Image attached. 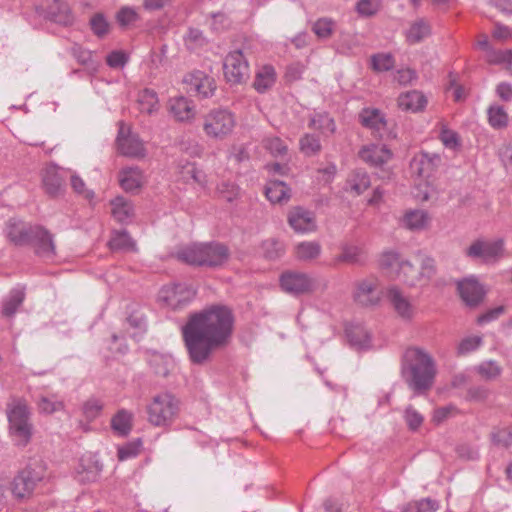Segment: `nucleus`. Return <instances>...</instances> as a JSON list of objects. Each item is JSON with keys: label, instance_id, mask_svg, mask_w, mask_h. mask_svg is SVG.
Wrapping results in <instances>:
<instances>
[{"label": "nucleus", "instance_id": "f257e3e1", "mask_svg": "<svg viewBox=\"0 0 512 512\" xmlns=\"http://www.w3.org/2000/svg\"><path fill=\"white\" fill-rule=\"evenodd\" d=\"M232 311L224 305H212L192 314L182 327V336L189 358L203 364L211 353L225 345L233 331Z\"/></svg>", "mask_w": 512, "mask_h": 512}, {"label": "nucleus", "instance_id": "f03ea898", "mask_svg": "<svg viewBox=\"0 0 512 512\" xmlns=\"http://www.w3.org/2000/svg\"><path fill=\"white\" fill-rule=\"evenodd\" d=\"M417 264L395 251L381 255L380 266L393 279L408 287L427 286L436 274L434 259L428 256L417 259Z\"/></svg>", "mask_w": 512, "mask_h": 512}, {"label": "nucleus", "instance_id": "7ed1b4c3", "mask_svg": "<svg viewBox=\"0 0 512 512\" xmlns=\"http://www.w3.org/2000/svg\"><path fill=\"white\" fill-rule=\"evenodd\" d=\"M402 374L415 394H424L434 385L437 374L435 361L423 349L409 348L403 356Z\"/></svg>", "mask_w": 512, "mask_h": 512}, {"label": "nucleus", "instance_id": "20e7f679", "mask_svg": "<svg viewBox=\"0 0 512 512\" xmlns=\"http://www.w3.org/2000/svg\"><path fill=\"white\" fill-rule=\"evenodd\" d=\"M230 253L227 246L219 242L195 243L177 251L178 260L198 267L217 268L224 265Z\"/></svg>", "mask_w": 512, "mask_h": 512}, {"label": "nucleus", "instance_id": "39448f33", "mask_svg": "<svg viewBox=\"0 0 512 512\" xmlns=\"http://www.w3.org/2000/svg\"><path fill=\"white\" fill-rule=\"evenodd\" d=\"M9 434L17 446H26L32 437L31 412L25 399L13 397L6 406Z\"/></svg>", "mask_w": 512, "mask_h": 512}, {"label": "nucleus", "instance_id": "423d86ee", "mask_svg": "<svg viewBox=\"0 0 512 512\" xmlns=\"http://www.w3.org/2000/svg\"><path fill=\"white\" fill-rule=\"evenodd\" d=\"M179 400L169 392L159 393L146 406L148 422L155 427L170 426L179 413Z\"/></svg>", "mask_w": 512, "mask_h": 512}, {"label": "nucleus", "instance_id": "0eeeda50", "mask_svg": "<svg viewBox=\"0 0 512 512\" xmlns=\"http://www.w3.org/2000/svg\"><path fill=\"white\" fill-rule=\"evenodd\" d=\"M46 478V468L40 461L27 465L13 479L11 493L17 500H25L32 496L37 485Z\"/></svg>", "mask_w": 512, "mask_h": 512}, {"label": "nucleus", "instance_id": "6e6552de", "mask_svg": "<svg viewBox=\"0 0 512 512\" xmlns=\"http://www.w3.org/2000/svg\"><path fill=\"white\" fill-rule=\"evenodd\" d=\"M236 125L235 116L227 109H213L204 117L203 130L213 139L222 140L230 135Z\"/></svg>", "mask_w": 512, "mask_h": 512}, {"label": "nucleus", "instance_id": "1a4fd4ad", "mask_svg": "<svg viewBox=\"0 0 512 512\" xmlns=\"http://www.w3.org/2000/svg\"><path fill=\"white\" fill-rule=\"evenodd\" d=\"M503 239L488 240L484 238L476 239L465 250V255L485 264H495L504 257Z\"/></svg>", "mask_w": 512, "mask_h": 512}, {"label": "nucleus", "instance_id": "9d476101", "mask_svg": "<svg viewBox=\"0 0 512 512\" xmlns=\"http://www.w3.org/2000/svg\"><path fill=\"white\" fill-rule=\"evenodd\" d=\"M281 289L290 295L300 296L312 293L317 288V281L306 273L285 271L280 275Z\"/></svg>", "mask_w": 512, "mask_h": 512}, {"label": "nucleus", "instance_id": "9b49d317", "mask_svg": "<svg viewBox=\"0 0 512 512\" xmlns=\"http://www.w3.org/2000/svg\"><path fill=\"white\" fill-rule=\"evenodd\" d=\"M386 298L395 314L403 321L410 322L417 315V306L403 290L392 285L387 289Z\"/></svg>", "mask_w": 512, "mask_h": 512}, {"label": "nucleus", "instance_id": "f8f14e48", "mask_svg": "<svg viewBox=\"0 0 512 512\" xmlns=\"http://www.w3.org/2000/svg\"><path fill=\"white\" fill-rule=\"evenodd\" d=\"M196 291L187 284L179 283L164 286L159 299L172 309H181L195 297Z\"/></svg>", "mask_w": 512, "mask_h": 512}, {"label": "nucleus", "instance_id": "ddd939ff", "mask_svg": "<svg viewBox=\"0 0 512 512\" xmlns=\"http://www.w3.org/2000/svg\"><path fill=\"white\" fill-rule=\"evenodd\" d=\"M224 76L231 84H240L249 76V66L241 50L230 52L223 64Z\"/></svg>", "mask_w": 512, "mask_h": 512}, {"label": "nucleus", "instance_id": "4468645a", "mask_svg": "<svg viewBox=\"0 0 512 512\" xmlns=\"http://www.w3.org/2000/svg\"><path fill=\"white\" fill-rule=\"evenodd\" d=\"M28 245H33L35 253L41 258L51 260L56 255L53 235L43 226L36 227Z\"/></svg>", "mask_w": 512, "mask_h": 512}, {"label": "nucleus", "instance_id": "2eb2a0df", "mask_svg": "<svg viewBox=\"0 0 512 512\" xmlns=\"http://www.w3.org/2000/svg\"><path fill=\"white\" fill-rule=\"evenodd\" d=\"M37 226L12 218L6 224V235L14 245L25 246L31 242V237Z\"/></svg>", "mask_w": 512, "mask_h": 512}, {"label": "nucleus", "instance_id": "dca6fc26", "mask_svg": "<svg viewBox=\"0 0 512 512\" xmlns=\"http://www.w3.org/2000/svg\"><path fill=\"white\" fill-rule=\"evenodd\" d=\"M183 81L188 85L190 92H194L202 98L212 96L216 89L214 79L199 70L186 75Z\"/></svg>", "mask_w": 512, "mask_h": 512}, {"label": "nucleus", "instance_id": "f3484780", "mask_svg": "<svg viewBox=\"0 0 512 512\" xmlns=\"http://www.w3.org/2000/svg\"><path fill=\"white\" fill-rule=\"evenodd\" d=\"M288 223L296 233H310L317 229L314 213L302 207H294L289 211Z\"/></svg>", "mask_w": 512, "mask_h": 512}, {"label": "nucleus", "instance_id": "a211bd4d", "mask_svg": "<svg viewBox=\"0 0 512 512\" xmlns=\"http://www.w3.org/2000/svg\"><path fill=\"white\" fill-rule=\"evenodd\" d=\"M117 146L119 152L127 157L143 158L146 155V150L143 142L136 134L125 135L124 127L121 126L117 136Z\"/></svg>", "mask_w": 512, "mask_h": 512}, {"label": "nucleus", "instance_id": "6ab92c4d", "mask_svg": "<svg viewBox=\"0 0 512 512\" xmlns=\"http://www.w3.org/2000/svg\"><path fill=\"white\" fill-rule=\"evenodd\" d=\"M354 299L362 306H375L381 299L377 280L366 279L356 285Z\"/></svg>", "mask_w": 512, "mask_h": 512}, {"label": "nucleus", "instance_id": "aec40b11", "mask_svg": "<svg viewBox=\"0 0 512 512\" xmlns=\"http://www.w3.org/2000/svg\"><path fill=\"white\" fill-rule=\"evenodd\" d=\"M458 291L462 300L468 306H477L484 298L485 290L474 276L458 282Z\"/></svg>", "mask_w": 512, "mask_h": 512}, {"label": "nucleus", "instance_id": "412c9836", "mask_svg": "<svg viewBox=\"0 0 512 512\" xmlns=\"http://www.w3.org/2000/svg\"><path fill=\"white\" fill-rule=\"evenodd\" d=\"M363 126L374 130L381 139L389 138L391 133L387 130V121L377 109H364L360 114Z\"/></svg>", "mask_w": 512, "mask_h": 512}, {"label": "nucleus", "instance_id": "4be33fe9", "mask_svg": "<svg viewBox=\"0 0 512 512\" xmlns=\"http://www.w3.org/2000/svg\"><path fill=\"white\" fill-rule=\"evenodd\" d=\"M440 162L441 158L438 154L421 153L412 159L410 167L417 176L428 178Z\"/></svg>", "mask_w": 512, "mask_h": 512}, {"label": "nucleus", "instance_id": "5701e85b", "mask_svg": "<svg viewBox=\"0 0 512 512\" xmlns=\"http://www.w3.org/2000/svg\"><path fill=\"white\" fill-rule=\"evenodd\" d=\"M359 157L365 163L377 167L389 161L392 153L385 145L371 144L360 150Z\"/></svg>", "mask_w": 512, "mask_h": 512}, {"label": "nucleus", "instance_id": "b1692460", "mask_svg": "<svg viewBox=\"0 0 512 512\" xmlns=\"http://www.w3.org/2000/svg\"><path fill=\"white\" fill-rule=\"evenodd\" d=\"M169 111L175 120L188 122L195 116V105L186 97H173L169 100Z\"/></svg>", "mask_w": 512, "mask_h": 512}, {"label": "nucleus", "instance_id": "393cba45", "mask_svg": "<svg viewBox=\"0 0 512 512\" xmlns=\"http://www.w3.org/2000/svg\"><path fill=\"white\" fill-rule=\"evenodd\" d=\"M63 170L57 166H49L45 169L43 175V186L48 195L52 197L59 196L64 189Z\"/></svg>", "mask_w": 512, "mask_h": 512}, {"label": "nucleus", "instance_id": "a878e982", "mask_svg": "<svg viewBox=\"0 0 512 512\" xmlns=\"http://www.w3.org/2000/svg\"><path fill=\"white\" fill-rule=\"evenodd\" d=\"M144 182L143 171L137 166L125 167L119 172L120 186L127 192L140 189Z\"/></svg>", "mask_w": 512, "mask_h": 512}, {"label": "nucleus", "instance_id": "bb28decb", "mask_svg": "<svg viewBox=\"0 0 512 512\" xmlns=\"http://www.w3.org/2000/svg\"><path fill=\"white\" fill-rule=\"evenodd\" d=\"M426 105L427 98L417 90L402 93L398 97V106L403 111L417 113L424 110Z\"/></svg>", "mask_w": 512, "mask_h": 512}, {"label": "nucleus", "instance_id": "cd10ccee", "mask_svg": "<svg viewBox=\"0 0 512 512\" xmlns=\"http://www.w3.org/2000/svg\"><path fill=\"white\" fill-rule=\"evenodd\" d=\"M431 217L425 210L414 209L405 212L402 225L410 231H422L429 227Z\"/></svg>", "mask_w": 512, "mask_h": 512}, {"label": "nucleus", "instance_id": "c85d7f7f", "mask_svg": "<svg viewBox=\"0 0 512 512\" xmlns=\"http://www.w3.org/2000/svg\"><path fill=\"white\" fill-rule=\"evenodd\" d=\"M265 195L272 204H284L291 197L290 188L279 180H271L265 186Z\"/></svg>", "mask_w": 512, "mask_h": 512}, {"label": "nucleus", "instance_id": "c756f323", "mask_svg": "<svg viewBox=\"0 0 512 512\" xmlns=\"http://www.w3.org/2000/svg\"><path fill=\"white\" fill-rule=\"evenodd\" d=\"M322 252L318 241H302L295 245L294 256L298 261L311 262L316 260Z\"/></svg>", "mask_w": 512, "mask_h": 512}, {"label": "nucleus", "instance_id": "7c9ffc66", "mask_svg": "<svg viewBox=\"0 0 512 512\" xmlns=\"http://www.w3.org/2000/svg\"><path fill=\"white\" fill-rule=\"evenodd\" d=\"M276 71L271 65L260 67L255 75L253 87L259 93H265L273 87L276 82Z\"/></svg>", "mask_w": 512, "mask_h": 512}, {"label": "nucleus", "instance_id": "2f4dec72", "mask_svg": "<svg viewBox=\"0 0 512 512\" xmlns=\"http://www.w3.org/2000/svg\"><path fill=\"white\" fill-rule=\"evenodd\" d=\"M346 335L350 344L358 349H365L370 346V333L361 324H351L347 326Z\"/></svg>", "mask_w": 512, "mask_h": 512}, {"label": "nucleus", "instance_id": "473e14b6", "mask_svg": "<svg viewBox=\"0 0 512 512\" xmlns=\"http://www.w3.org/2000/svg\"><path fill=\"white\" fill-rule=\"evenodd\" d=\"M112 215L120 223L129 222L134 216L132 203L122 196H118L111 201Z\"/></svg>", "mask_w": 512, "mask_h": 512}, {"label": "nucleus", "instance_id": "72a5a7b5", "mask_svg": "<svg viewBox=\"0 0 512 512\" xmlns=\"http://www.w3.org/2000/svg\"><path fill=\"white\" fill-rule=\"evenodd\" d=\"M430 33L429 23L424 19H418L406 30L405 36L409 44H416L423 41Z\"/></svg>", "mask_w": 512, "mask_h": 512}, {"label": "nucleus", "instance_id": "f704fd0d", "mask_svg": "<svg viewBox=\"0 0 512 512\" xmlns=\"http://www.w3.org/2000/svg\"><path fill=\"white\" fill-rule=\"evenodd\" d=\"M48 15L56 23L68 25L72 23V15L67 3L53 0L48 7Z\"/></svg>", "mask_w": 512, "mask_h": 512}, {"label": "nucleus", "instance_id": "c9c22d12", "mask_svg": "<svg viewBox=\"0 0 512 512\" xmlns=\"http://www.w3.org/2000/svg\"><path fill=\"white\" fill-rule=\"evenodd\" d=\"M25 292L23 288H14L10 291L8 296L4 299L2 304V314L5 317H12L19 306L23 303Z\"/></svg>", "mask_w": 512, "mask_h": 512}, {"label": "nucleus", "instance_id": "e433bc0d", "mask_svg": "<svg viewBox=\"0 0 512 512\" xmlns=\"http://www.w3.org/2000/svg\"><path fill=\"white\" fill-rule=\"evenodd\" d=\"M346 185L347 190L354 192L356 195H360L370 187L371 181L367 172L355 170L349 175Z\"/></svg>", "mask_w": 512, "mask_h": 512}, {"label": "nucleus", "instance_id": "4c0bfd02", "mask_svg": "<svg viewBox=\"0 0 512 512\" xmlns=\"http://www.w3.org/2000/svg\"><path fill=\"white\" fill-rule=\"evenodd\" d=\"M149 364L153 372L161 377H167L174 368V360L162 354L154 353L149 359Z\"/></svg>", "mask_w": 512, "mask_h": 512}, {"label": "nucleus", "instance_id": "58836bf2", "mask_svg": "<svg viewBox=\"0 0 512 512\" xmlns=\"http://www.w3.org/2000/svg\"><path fill=\"white\" fill-rule=\"evenodd\" d=\"M109 246L113 251H136L135 241L130 237V235L125 230L115 232L109 241Z\"/></svg>", "mask_w": 512, "mask_h": 512}, {"label": "nucleus", "instance_id": "ea45409f", "mask_svg": "<svg viewBox=\"0 0 512 512\" xmlns=\"http://www.w3.org/2000/svg\"><path fill=\"white\" fill-rule=\"evenodd\" d=\"M138 105L142 113L153 114L159 109L157 93L152 89H144L138 95Z\"/></svg>", "mask_w": 512, "mask_h": 512}, {"label": "nucleus", "instance_id": "a19ab883", "mask_svg": "<svg viewBox=\"0 0 512 512\" xmlns=\"http://www.w3.org/2000/svg\"><path fill=\"white\" fill-rule=\"evenodd\" d=\"M132 418L131 412L121 409L111 419V427L117 434L125 436L132 428Z\"/></svg>", "mask_w": 512, "mask_h": 512}, {"label": "nucleus", "instance_id": "79ce46f5", "mask_svg": "<svg viewBox=\"0 0 512 512\" xmlns=\"http://www.w3.org/2000/svg\"><path fill=\"white\" fill-rule=\"evenodd\" d=\"M40 413L52 414L63 410L64 403L56 395H42L37 402Z\"/></svg>", "mask_w": 512, "mask_h": 512}, {"label": "nucleus", "instance_id": "37998d69", "mask_svg": "<svg viewBox=\"0 0 512 512\" xmlns=\"http://www.w3.org/2000/svg\"><path fill=\"white\" fill-rule=\"evenodd\" d=\"M309 126L321 131L323 134L327 132L334 134L336 131L335 121L328 114H316L311 118Z\"/></svg>", "mask_w": 512, "mask_h": 512}, {"label": "nucleus", "instance_id": "c03bdc74", "mask_svg": "<svg viewBox=\"0 0 512 512\" xmlns=\"http://www.w3.org/2000/svg\"><path fill=\"white\" fill-rule=\"evenodd\" d=\"M299 145L300 151L306 156L316 155L322 149L319 137L309 133L300 138Z\"/></svg>", "mask_w": 512, "mask_h": 512}, {"label": "nucleus", "instance_id": "a18cd8bd", "mask_svg": "<svg viewBox=\"0 0 512 512\" xmlns=\"http://www.w3.org/2000/svg\"><path fill=\"white\" fill-rule=\"evenodd\" d=\"M438 507L437 501L425 498L407 503L403 506L401 512H435Z\"/></svg>", "mask_w": 512, "mask_h": 512}, {"label": "nucleus", "instance_id": "49530a36", "mask_svg": "<svg viewBox=\"0 0 512 512\" xmlns=\"http://www.w3.org/2000/svg\"><path fill=\"white\" fill-rule=\"evenodd\" d=\"M489 124L496 129L505 128L508 125V115L503 107L494 105L488 109Z\"/></svg>", "mask_w": 512, "mask_h": 512}, {"label": "nucleus", "instance_id": "de8ad7c7", "mask_svg": "<svg viewBox=\"0 0 512 512\" xmlns=\"http://www.w3.org/2000/svg\"><path fill=\"white\" fill-rule=\"evenodd\" d=\"M403 418L408 429L412 432L417 431L424 422L423 415L412 405L405 408Z\"/></svg>", "mask_w": 512, "mask_h": 512}, {"label": "nucleus", "instance_id": "09e8293b", "mask_svg": "<svg viewBox=\"0 0 512 512\" xmlns=\"http://www.w3.org/2000/svg\"><path fill=\"white\" fill-rule=\"evenodd\" d=\"M263 145L274 157H283L288 152V147L284 141L276 136L266 137Z\"/></svg>", "mask_w": 512, "mask_h": 512}, {"label": "nucleus", "instance_id": "8fccbe9b", "mask_svg": "<svg viewBox=\"0 0 512 512\" xmlns=\"http://www.w3.org/2000/svg\"><path fill=\"white\" fill-rule=\"evenodd\" d=\"M335 28V22L330 18H320L316 22H314L312 26V31L316 34V36L320 39L329 38Z\"/></svg>", "mask_w": 512, "mask_h": 512}, {"label": "nucleus", "instance_id": "3c124183", "mask_svg": "<svg viewBox=\"0 0 512 512\" xmlns=\"http://www.w3.org/2000/svg\"><path fill=\"white\" fill-rule=\"evenodd\" d=\"M371 63L375 71L384 72L394 67L395 60L390 53H378L371 57Z\"/></svg>", "mask_w": 512, "mask_h": 512}, {"label": "nucleus", "instance_id": "603ef678", "mask_svg": "<svg viewBox=\"0 0 512 512\" xmlns=\"http://www.w3.org/2000/svg\"><path fill=\"white\" fill-rule=\"evenodd\" d=\"M184 41L186 47L191 51H195L207 43L202 31L196 28L189 29L184 38Z\"/></svg>", "mask_w": 512, "mask_h": 512}, {"label": "nucleus", "instance_id": "864d4df0", "mask_svg": "<svg viewBox=\"0 0 512 512\" xmlns=\"http://www.w3.org/2000/svg\"><path fill=\"white\" fill-rule=\"evenodd\" d=\"M481 336H468L463 338L457 346V354L460 356L467 355L475 351L482 345Z\"/></svg>", "mask_w": 512, "mask_h": 512}, {"label": "nucleus", "instance_id": "5fc2aeb1", "mask_svg": "<svg viewBox=\"0 0 512 512\" xmlns=\"http://www.w3.org/2000/svg\"><path fill=\"white\" fill-rule=\"evenodd\" d=\"M477 372L487 380H493L501 374V367L495 361H486L477 367Z\"/></svg>", "mask_w": 512, "mask_h": 512}, {"label": "nucleus", "instance_id": "6e6d98bb", "mask_svg": "<svg viewBox=\"0 0 512 512\" xmlns=\"http://www.w3.org/2000/svg\"><path fill=\"white\" fill-rule=\"evenodd\" d=\"M380 9L379 0H359L356 4V11L360 16L370 17Z\"/></svg>", "mask_w": 512, "mask_h": 512}, {"label": "nucleus", "instance_id": "4d7b16f0", "mask_svg": "<svg viewBox=\"0 0 512 512\" xmlns=\"http://www.w3.org/2000/svg\"><path fill=\"white\" fill-rule=\"evenodd\" d=\"M263 250L265 257L271 260L279 258L284 253L283 244L275 239L264 241Z\"/></svg>", "mask_w": 512, "mask_h": 512}, {"label": "nucleus", "instance_id": "13d9d810", "mask_svg": "<svg viewBox=\"0 0 512 512\" xmlns=\"http://www.w3.org/2000/svg\"><path fill=\"white\" fill-rule=\"evenodd\" d=\"M103 408V403L96 398L87 400L83 405V414L88 420H94L97 418Z\"/></svg>", "mask_w": 512, "mask_h": 512}, {"label": "nucleus", "instance_id": "bf43d9fd", "mask_svg": "<svg viewBox=\"0 0 512 512\" xmlns=\"http://www.w3.org/2000/svg\"><path fill=\"white\" fill-rule=\"evenodd\" d=\"M491 437L494 444L507 448L512 444V428L497 429L492 433Z\"/></svg>", "mask_w": 512, "mask_h": 512}, {"label": "nucleus", "instance_id": "052dcab7", "mask_svg": "<svg viewBox=\"0 0 512 512\" xmlns=\"http://www.w3.org/2000/svg\"><path fill=\"white\" fill-rule=\"evenodd\" d=\"M217 189L219 195L227 202H232L237 199L240 192L238 186L229 182H222L218 185Z\"/></svg>", "mask_w": 512, "mask_h": 512}, {"label": "nucleus", "instance_id": "680f3d73", "mask_svg": "<svg viewBox=\"0 0 512 512\" xmlns=\"http://www.w3.org/2000/svg\"><path fill=\"white\" fill-rule=\"evenodd\" d=\"M116 18L121 26H127L136 22L139 15L134 8L125 6L118 11Z\"/></svg>", "mask_w": 512, "mask_h": 512}, {"label": "nucleus", "instance_id": "e2e57ef3", "mask_svg": "<svg viewBox=\"0 0 512 512\" xmlns=\"http://www.w3.org/2000/svg\"><path fill=\"white\" fill-rule=\"evenodd\" d=\"M306 67L301 62H294L287 66L285 78L288 82H295L302 78Z\"/></svg>", "mask_w": 512, "mask_h": 512}, {"label": "nucleus", "instance_id": "0e129e2a", "mask_svg": "<svg viewBox=\"0 0 512 512\" xmlns=\"http://www.w3.org/2000/svg\"><path fill=\"white\" fill-rule=\"evenodd\" d=\"M362 250L358 246L346 245L343 247L339 260L348 263H357L360 259Z\"/></svg>", "mask_w": 512, "mask_h": 512}, {"label": "nucleus", "instance_id": "69168bd1", "mask_svg": "<svg viewBox=\"0 0 512 512\" xmlns=\"http://www.w3.org/2000/svg\"><path fill=\"white\" fill-rule=\"evenodd\" d=\"M455 410V407L452 405L436 408L432 415V422L435 425H440L446 421Z\"/></svg>", "mask_w": 512, "mask_h": 512}, {"label": "nucleus", "instance_id": "338daca9", "mask_svg": "<svg viewBox=\"0 0 512 512\" xmlns=\"http://www.w3.org/2000/svg\"><path fill=\"white\" fill-rule=\"evenodd\" d=\"M73 57L82 65H89L92 62V52L79 45L71 48Z\"/></svg>", "mask_w": 512, "mask_h": 512}, {"label": "nucleus", "instance_id": "774afa93", "mask_svg": "<svg viewBox=\"0 0 512 512\" xmlns=\"http://www.w3.org/2000/svg\"><path fill=\"white\" fill-rule=\"evenodd\" d=\"M91 28L97 36H103L108 32V23L105 18L97 14L90 20Z\"/></svg>", "mask_w": 512, "mask_h": 512}]
</instances>
